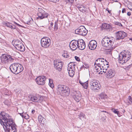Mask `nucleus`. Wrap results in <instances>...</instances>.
I'll return each instance as SVG.
<instances>
[{
  "mask_svg": "<svg viewBox=\"0 0 132 132\" xmlns=\"http://www.w3.org/2000/svg\"><path fill=\"white\" fill-rule=\"evenodd\" d=\"M0 123L3 126L6 132H16L15 125L12 119L9 114L4 112H1L0 113Z\"/></svg>",
  "mask_w": 132,
  "mask_h": 132,
  "instance_id": "1",
  "label": "nucleus"
},
{
  "mask_svg": "<svg viewBox=\"0 0 132 132\" xmlns=\"http://www.w3.org/2000/svg\"><path fill=\"white\" fill-rule=\"evenodd\" d=\"M57 93L63 96H69L70 92V89L66 86L59 85L57 88Z\"/></svg>",
  "mask_w": 132,
  "mask_h": 132,
  "instance_id": "2",
  "label": "nucleus"
},
{
  "mask_svg": "<svg viewBox=\"0 0 132 132\" xmlns=\"http://www.w3.org/2000/svg\"><path fill=\"white\" fill-rule=\"evenodd\" d=\"M131 54L128 51L122 52L119 54L118 60L119 62L123 64L129 60L131 58Z\"/></svg>",
  "mask_w": 132,
  "mask_h": 132,
  "instance_id": "3",
  "label": "nucleus"
},
{
  "mask_svg": "<svg viewBox=\"0 0 132 132\" xmlns=\"http://www.w3.org/2000/svg\"><path fill=\"white\" fill-rule=\"evenodd\" d=\"M11 71L15 74H18L23 70V66L19 64L15 63L12 64L10 67Z\"/></svg>",
  "mask_w": 132,
  "mask_h": 132,
  "instance_id": "4",
  "label": "nucleus"
},
{
  "mask_svg": "<svg viewBox=\"0 0 132 132\" xmlns=\"http://www.w3.org/2000/svg\"><path fill=\"white\" fill-rule=\"evenodd\" d=\"M1 63L2 64H6L14 62V57L10 55L3 54L0 57Z\"/></svg>",
  "mask_w": 132,
  "mask_h": 132,
  "instance_id": "5",
  "label": "nucleus"
},
{
  "mask_svg": "<svg viewBox=\"0 0 132 132\" xmlns=\"http://www.w3.org/2000/svg\"><path fill=\"white\" fill-rule=\"evenodd\" d=\"M90 89L93 91L95 92H98L100 89V84L99 81L96 80H93L90 82Z\"/></svg>",
  "mask_w": 132,
  "mask_h": 132,
  "instance_id": "6",
  "label": "nucleus"
},
{
  "mask_svg": "<svg viewBox=\"0 0 132 132\" xmlns=\"http://www.w3.org/2000/svg\"><path fill=\"white\" fill-rule=\"evenodd\" d=\"M37 15L38 17H37V19L41 20L47 18L49 15L42 8H39Z\"/></svg>",
  "mask_w": 132,
  "mask_h": 132,
  "instance_id": "7",
  "label": "nucleus"
},
{
  "mask_svg": "<svg viewBox=\"0 0 132 132\" xmlns=\"http://www.w3.org/2000/svg\"><path fill=\"white\" fill-rule=\"evenodd\" d=\"M88 31L84 26H81L75 31L76 34L82 36H85L87 33Z\"/></svg>",
  "mask_w": 132,
  "mask_h": 132,
  "instance_id": "8",
  "label": "nucleus"
},
{
  "mask_svg": "<svg viewBox=\"0 0 132 132\" xmlns=\"http://www.w3.org/2000/svg\"><path fill=\"white\" fill-rule=\"evenodd\" d=\"M12 44H14L13 45L18 50L21 51H24L25 47L20 42H12Z\"/></svg>",
  "mask_w": 132,
  "mask_h": 132,
  "instance_id": "9",
  "label": "nucleus"
},
{
  "mask_svg": "<svg viewBox=\"0 0 132 132\" xmlns=\"http://www.w3.org/2000/svg\"><path fill=\"white\" fill-rule=\"evenodd\" d=\"M46 79V77L44 76H39L36 79L35 81L38 85H43L45 83Z\"/></svg>",
  "mask_w": 132,
  "mask_h": 132,
  "instance_id": "10",
  "label": "nucleus"
},
{
  "mask_svg": "<svg viewBox=\"0 0 132 132\" xmlns=\"http://www.w3.org/2000/svg\"><path fill=\"white\" fill-rule=\"evenodd\" d=\"M116 40L123 39L127 36L126 33L123 31H120L116 32Z\"/></svg>",
  "mask_w": 132,
  "mask_h": 132,
  "instance_id": "11",
  "label": "nucleus"
},
{
  "mask_svg": "<svg viewBox=\"0 0 132 132\" xmlns=\"http://www.w3.org/2000/svg\"><path fill=\"white\" fill-rule=\"evenodd\" d=\"M54 64L55 68L59 71L61 70L63 63L58 60H55L54 61Z\"/></svg>",
  "mask_w": 132,
  "mask_h": 132,
  "instance_id": "12",
  "label": "nucleus"
},
{
  "mask_svg": "<svg viewBox=\"0 0 132 132\" xmlns=\"http://www.w3.org/2000/svg\"><path fill=\"white\" fill-rule=\"evenodd\" d=\"M115 73L116 72L114 70L110 69L107 72L105 75L107 78H111L114 76Z\"/></svg>",
  "mask_w": 132,
  "mask_h": 132,
  "instance_id": "13",
  "label": "nucleus"
},
{
  "mask_svg": "<svg viewBox=\"0 0 132 132\" xmlns=\"http://www.w3.org/2000/svg\"><path fill=\"white\" fill-rule=\"evenodd\" d=\"M73 98L77 102H78L81 99V95L79 92H75V94L73 96Z\"/></svg>",
  "mask_w": 132,
  "mask_h": 132,
  "instance_id": "14",
  "label": "nucleus"
},
{
  "mask_svg": "<svg viewBox=\"0 0 132 132\" xmlns=\"http://www.w3.org/2000/svg\"><path fill=\"white\" fill-rule=\"evenodd\" d=\"M77 44L80 49L81 50H84L85 47L86 45L85 42H77Z\"/></svg>",
  "mask_w": 132,
  "mask_h": 132,
  "instance_id": "15",
  "label": "nucleus"
},
{
  "mask_svg": "<svg viewBox=\"0 0 132 132\" xmlns=\"http://www.w3.org/2000/svg\"><path fill=\"white\" fill-rule=\"evenodd\" d=\"M97 42H89L88 46L89 48L91 50H94L97 46Z\"/></svg>",
  "mask_w": 132,
  "mask_h": 132,
  "instance_id": "16",
  "label": "nucleus"
},
{
  "mask_svg": "<svg viewBox=\"0 0 132 132\" xmlns=\"http://www.w3.org/2000/svg\"><path fill=\"white\" fill-rule=\"evenodd\" d=\"M104 61H105V62H106V60L103 59H102L99 58L96 60V62L94 63V65L95 66L96 65V66H97L98 65H100L102 64L103 62H104Z\"/></svg>",
  "mask_w": 132,
  "mask_h": 132,
  "instance_id": "17",
  "label": "nucleus"
},
{
  "mask_svg": "<svg viewBox=\"0 0 132 132\" xmlns=\"http://www.w3.org/2000/svg\"><path fill=\"white\" fill-rule=\"evenodd\" d=\"M102 46L105 49H110V47H111V45H109V42H101Z\"/></svg>",
  "mask_w": 132,
  "mask_h": 132,
  "instance_id": "18",
  "label": "nucleus"
},
{
  "mask_svg": "<svg viewBox=\"0 0 132 132\" xmlns=\"http://www.w3.org/2000/svg\"><path fill=\"white\" fill-rule=\"evenodd\" d=\"M40 43L42 47L47 48L50 46L51 42H40Z\"/></svg>",
  "mask_w": 132,
  "mask_h": 132,
  "instance_id": "19",
  "label": "nucleus"
},
{
  "mask_svg": "<svg viewBox=\"0 0 132 132\" xmlns=\"http://www.w3.org/2000/svg\"><path fill=\"white\" fill-rule=\"evenodd\" d=\"M3 24L4 25L7 26L8 27L13 29H15L16 27L14 25L12 26L11 23H10L8 22H4L3 23Z\"/></svg>",
  "mask_w": 132,
  "mask_h": 132,
  "instance_id": "20",
  "label": "nucleus"
},
{
  "mask_svg": "<svg viewBox=\"0 0 132 132\" xmlns=\"http://www.w3.org/2000/svg\"><path fill=\"white\" fill-rule=\"evenodd\" d=\"M109 45H111V47H110V49L111 48H114L118 45L117 42H109Z\"/></svg>",
  "mask_w": 132,
  "mask_h": 132,
  "instance_id": "21",
  "label": "nucleus"
},
{
  "mask_svg": "<svg viewBox=\"0 0 132 132\" xmlns=\"http://www.w3.org/2000/svg\"><path fill=\"white\" fill-rule=\"evenodd\" d=\"M71 42L70 44V47L71 49L72 50H75L77 48V46L75 45L74 42L71 44ZM76 42H75V43Z\"/></svg>",
  "mask_w": 132,
  "mask_h": 132,
  "instance_id": "22",
  "label": "nucleus"
},
{
  "mask_svg": "<svg viewBox=\"0 0 132 132\" xmlns=\"http://www.w3.org/2000/svg\"><path fill=\"white\" fill-rule=\"evenodd\" d=\"M111 27V26L109 24H107L106 23H103L102 26V27L104 29H109Z\"/></svg>",
  "mask_w": 132,
  "mask_h": 132,
  "instance_id": "23",
  "label": "nucleus"
},
{
  "mask_svg": "<svg viewBox=\"0 0 132 132\" xmlns=\"http://www.w3.org/2000/svg\"><path fill=\"white\" fill-rule=\"evenodd\" d=\"M99 99L100 100L103 99H104L106 98L107 95L105 94L102 93L99 95Z\"/></svg>",
  "mask_w": 132,
  "mask_h": 132,
  "instance_id": "24",
  "label": "nucleus"
},
{
  "mask_svg": "<svg viewBox=\"0 0 132 132\" xmlns=\"http://www.w3.org/2000/svg\"><path fill=\"white\" fill-rule=\"evenodd\" d=\"M69 71V76L71 77H72L74 75V69H71V70L69 69L68 70Z\"/></svg>",
  "mask_w": 132,
  "mask_h": 132,
  "instance_id": "25",
  "label": "nucleus"
},
{
  "mask_svg": "<svg viewBox=\"0 0 132 132\" xmlns=\"http://www.w3.org/2000/svg\"><path fill=\"white\" fill-rule=\"evenodd\" d=\"M37 98L36 96H33L31 97L29 99V101H32L34 102H37Z\"/></svg>",
  "mask_w": 132,
  "mask_h": 132,
  "instance_id": "26",
  "label": "nucleus"
},
{
  "mask_svg": "<svg viewBox=\"0 0 132 132\" xmlns=\"http://www.w3.org/2000/svg\"><path fill=\"white\" fill-rule=\"evenodd\" d=\"M40 41H51L50 39L47 37H44Z\"/></svg>",
  "mask_w": 132,
  "mask_h": 132,
  "instance_id": "27",
  "label": "nucleus"
},
{
  "mask_svg": "<svg viewBox=\"0 0 132 132\" xmlns=\"http://www.w3.org/2000/svg\"><path fill=\"white\" fill-rule=\"evenodd\" d=\"M88 81L84 82L82 86L85 89H87L88 86Z\"/></svg>",
  "mask_w": 132,
  "mask_h": 132,
  "instance_id": "28",
  "label": "nucleus"
},
{
  "mask_svg": "<svg viewBox=\"0 0 132 132\" xmlns=\"http://www.w3.org/2000/svg\"><path fill=\"white\" fill-rule=\"evenodd\" d=\"M102 41H112L110 40V38L107 36H105L102 39Z\"/></svg>",
  "mask_w": 132,
  "mask_h": 132,
  "instance_id": "29",
  "label": "nucleus"
},
{
  "mask_svg": "<svg viewBox=\"0 0 132 132\" xmlns=\"http://www.w3.org/2000/svg\"><path fill=\"white\" fill-rule=\"evenodd\" d=\"M95 66V69L97 70V72H99L100 71V70H102V68L100 65H98L97 66Z\"/></svg>",
  "mask_w": 132,
  "mask_h": 132,
  "instance_id": "30",
  "label": "nucleus"
},
{
  "mask_svg": "<svg viewBox=\"0 0 132 132\" xmlns=\"http://www.w3.org/2000/svg\"><path fill=\"white\" fill-rule=\"evenodd\" d=\"M58 29V22L56 21L54 23V30L55 31H57Z\"/></svg>",
  "mask_w": 132,
  "mask_h": 132,
  "instance_id": "31",
  "label": "nucleus"
},
{
  "mask_svg": "<svg viewBox=\"0 0 132 132\" xmlns=\"http://www.w3.org/2000/svg\"><path fill=\"white\" fill-rule=\"evenodd\" d=\"M81 9H82V11H80L82 12H86V8L85 6H84L82 5V6H81Z\"/></svg>",
  "mask_w": 132,
  "mask_h": 132,
  "instance_id": "32",
  "label": "nucleus"
},
{
  "mask_svg": "<svg viewBox=\"0 0 132 132\" xmlns=\"http://www.w3.org/2000/svg\"><path fill=\"white\" fill-rule=\"evenodd\" d=\"M49 85L52 88H53L54 87V84L52 83V81L51 82V80L49 79Z\"/></svg>",
  "mask_w": 132,
  "mask_h": 132,
  "instance_id": "33",
  "label": "nucleus"
},
{
  "mask_svg": "<svg viewBox=\"0 0 132 132\" xmlns=\"http://www.w3.org/2000/svg\"><path fill=\"white\" fill-rule=\"evenodd\" d=\"M85 115L84 114L82 113H80V116L79 117V118L80 119H81V117H82V118H85Z\"/></svg>",
  "mask_w": 132,
  "mask_h": 132,
  "instance_id": "34",
  "label": "nucleus"
},
{
  "mask_svg": "<svg viewBox=\"0 0 132 132\" xmlns=\"http://www.w3.org/2000/svg\"><path fill=\"white\" fill-rule=\"evenodd\" d=\"M23 113H19V114H20V116H21L22 118H24L26 119H27L29 118V117L28 114L27 115V118H26V116H24L23 115H22V114Z\"/></svg>",
  "mask_w": 132,
  "mask_h": 132,
  "instance_id": "35",
  "label": "nucleus"
},
{
  "mask_svg": "<svg viewBox=\"0 0 132 132\" xmlns=\"http://www.w3.org/2000/svg\"><path fill=\"white\" fill-rule=\"evenodd\" d=\"M62 56L64 57L68 58L69 57V55L68 54L66 53H64L63 54Z\"/></svg>",
  "mask_w": 132,
  "mask_h": 132,
  "instance_id": "36",
  "label": "nucleus"
},
{
  "mask_svg": "<svg viewBox=\"0 0 132 132\" xmlns=\"http://www.w3.org/2000/svg\"><path fill=\"white\" fill-rule=\"evenodd\" d=\"M114 23L115 25L119 26H122L121 24V23H120L119 22H114Z\"/></svg>",
  "mask_w": 132,
  "mask_h": 132,
  "instance_id": "37",
  "label": "nucleus"
},
{
  "mask_svg": "<svg viewBox=\"0 0 132 132\" xmlns=\"http://www.w3.org/2000/svg\"><path fill=\"white\" fill-rule=\"evenodd\" d=\"M117 109H112V111L115 114H119V112L117 111Z\"/></svg>",
  "mask_w": 132,
  "mask_h": 132,
  "instance_id": "38",
  "label": "nucleus"
},
{
  "mask_svg": "<svg viewBox=\"0 0 132 132\" xmlns=\"http://www.w3.org/2000/svg\"><path fill=\"white\" fill-rule=\"evenodd\" d=\"M82 6V5H77V7L80 11H82V9H81V6Z\"/></svg>",
  "mask_w": 132,
  "mask_h": 132,
  "instance_id": "39",
  "label": "nucleus"
},
{
  "mask_svg": "<svg viewBox=\"0 0 132 132\" xmlns=\"http://www.w3.org/2000/svg\"><path fill=\"white\" fill-rule=\"evenodd\" d=\"M108 63H105L106 65L105 67H104L103 69H104V70H107L108 68L109 67V65L108 64Z\"/></svg>",
  "mask_w": 132,
  "mask_h": 132,
  "instance_id": "40",
  "label": "nucleus"
},
{
  "mask_svg": "<svg viewBox=\"0 0 132 132\" xmlns=\"http://www.w3.org/2000/svg\"><path fill=\"white\" fill-rule=\"evenodd\" d=\"M49 1L54 3H56L58 2L59 1V0H48Z\"/></svg>",
  "mask_w": 132,
  "mask_h": 132,
  "instance_id": "41",
  "label": "nucleus"
},
{
  "mask_svg": "<svg viewBox=\"0 0 132 132\" xmlns=\"http://www.w3.org/2000/svg\"><path fill=\"white\" fill-rule=\"evenodd\" d=\"M38 119L39 121V122H40V123H41V124H44V123H43V122H42V120H43V119H42L41 118H39V117L38 118Z\"/></svg>",
  "mask_w": 132,
  "mask_h": 132,
  "instance_id": "42",
  "label": "nucleus"
},
{
  "mask_svg": "<svg viewBox=\"0 0 132 132\" xmlns=\"http://www.w3.org/2000/svg\"><path fill=\"white\" fill-rule=\"evenodd\" d=\"M74 1V0H67L66 2L67 3H73Z\"/></svg>",
  "mask_w": 132,
  "mask_h": 132,
  "instance_id": "43",
  "label": "nucleus"
},
{
  "mask_svg": "<svg viewBox=\"0 0 132 132\" xmlns=\"http://www.w3.org/2000/svg\"><path fill=\"white\" fill-rule=\"evenodd\" d=\"M104 63H105V62H103V63H102V64L100 65L102 68V69L104 67H105V66L106 65L104 64Z\"/></svg>",
  "mask_w": 132,
  "mask_h": 132,
  "instance_id": "44",
  "label": "nucleus"
},
{
  "mask_svg": "<svg viewBox=\"0 0 132 132\" xmlns=\"http://www.w3.org/2000/svg\"><path fill=\"white\" fill-rule=\"evenodd\" d=\"M68 70L69 69L71 70V69H73V67H72V66L70 65H69V64H68Z\"/></svg>",
  "mask_w": 132,
  "mask_h": 132,
  "instance_id": "45",
  "label": "nucleus"
},
{
  "mask_svg": "<svg viewBox=\"0 0 132 132\" xmlns=\"http://www.w3.org/2000/svg\"><path fill=\"white\" fill-rule=\"evenodd\" d=\"M75 58L76 60L78 61H80V60L79 57H77V56H75Z\"/></svg>",
  "mask_w": 132,
  "mask_h": 132,
  "instance_id": "46",
  "label": "nucleus"
},
{
  "mask_svg": "<svg viewBox=\"0 0 132 132\" xmlns=\"http://www.w3.org/2000/svg\"><path fill=\"white\" fill-rule=\"evenodd\" d=\"M108 9V8H107L106 9V10L108 11V12L109 13V14L110 15H111L112 13L111 12V11L109 10Z\"/></svg>",
  "mask_w": 132,
  "mask_h": 132,
  "instance_id": "47",
  "label": "nucleus"
},
{
  "mask_svg": "<svg viewBox=\"0 0 132 132\" xmlns=\"http://www.w3.org/2000/svg\"><path fill=\"white\" fill-rule=\"evenodd\" d=\"M128 99L130 102L132 101V98L130 96H129L128 97Z\"/></svg>",
  "mask_w": 132,
  "mask_h": 132,
  "instance_id": "48",
  "label": "nucleus"
},
{
  "mask_svg": "<svg viewBox=\"0 0 132 132\" xmlns=\"http://www.w3.org/2000/svg\"><path fill=\"white\" fill-rule=\"evenodd\" d=\"M68 64H69V65H71L72 66V67H73V65H74V63L73 62L70 63Z\"/></svg>",
  "mask_w": 132,
  "mask_h": 132,
  "instance_id": "49",
  "label": "nucleus"
},
{
  "mask_svg": "<svg viewBox=\"0 0 132 132\" xmlns=\"http://www.w3.org/2000/svg\"><path fill=\"white\" fill-rule=\"evenodd\" d=\"M126 11L125 9V8L123 9L122 11V13H123L125 12Z\"/></svg>",
  "mask_w": 132,
  "mask_h": 132,
  "instance_id": "50",
  "label": "nucleus"
},
{
  "mask_svg": "<svg viewBox=\"0 0 132 132\" xmlns=\"http://www.w3.org/2000/svg\"><path fill=\"white\" fill-rule=\"evenodd\" d=\"M102 70H103V72H104L105 73L106 72V71L107 70H104V69L102 68Z\"/></svg>",
  "mask_w": 132,
  "mask_h": 132,
  "instance_id": "51",
  "label": "nucleus"
},
{
  "mask_svg": "<svg viewBox=\"0 0 132 132\" xmlns=\"http://www.w3.org/2000/svg\"><path fill=\"white\" fill-rule=\"evenodd\" d=\"M127 15L128 16H130L131 15L130 12H127Z\"/></svg>",
  "mask_w": 132,
  "mask_h": 132,
  "instance_id": "52",
  "label": "nucleus"
},
{
  "mask_svg": "<svg viewBox=\"0 0 132 132\" xmlns=\"http://www.w3.org/2000/svg\"><path fill=\"white\" fill-rule=\"evenodd\" d=\"M21 91L20 90H19L18 91V92H16L18 93V94H19V93H21Z\"/></svg>",
  "mask_w": 132,
  "mask_h": 132,
  "instance_id": "53",
  "label": "nucleus"
},
{
  "mask_svg": "<svg viewBox=\"0 0 132 132\" xmlns=\"http://www.w3.org/2000/svg\"><path fill=\"white\" fill-rule=\"evenodd\" d=\"M79 82L82 86L83 84L84 83V82H81V81H79Z\"/></svg>",
  "mask_w": 132,
  "mask_h": 132,
  "instance_id": "54",
  "label": "nucleus"
},
{
  "mask_svg": "<svg viewBox=\"0 0 132 132\" xmlns=\"http://www.w3.org/2000/svg\"><path fill=\"white\" fill-rule=\"evenodd\" d=\"M79 39L78 40L74 39V40H71V41L72 42V41H73L74 40L75 41H79Z\"/></svg>",
  "mask_w": 132,
  "mask_h": 132,
  "instance_id": "55",
  "label": "nucleus"
},
{
  "mask_svg": "<svg viewBox=\"0 0 132 132\" xmlns=\"http://www.w3.org/2000/svg\"><path fill=\"white\" fill-rule=\"evenodd\" d=\"M35 112V111L34 110H32L31 111V113L32 114H34Z\"/></svg>",
  "mask_w": 132,
  "mask_h": 132,
  "instance_id": "56",
  "label": "nucleus"
},
{
  "mask_svg": "<svg viewBox=\"0 0 132 132\" xmlns=\"http://www.w3.org/2000/svg\"><path fill=\"white\" fill-rule=\"evenodd\" d=\"M16 24H17V25L18 26H21V27H22L23 28L24 27L23 26H21L19 24H18V23H16Z\"/></svg>",
  "mask_w": 132,
  "mask_h": 132,
  "instance_id": "57",
  "label": "nucleus"
},
{
  "mask_svg": "<svg viewBox=\"0 0 132 132\" xmlns=\"http://www.w3.org/2000/svg\"><path fill=\"white\" fill-rule=\"evenodd\" d=\"M73 65V67H73V69H74L75 68V66L76 65L75 64V63H74V65Z\"/></svg>",
  "mask_w": 132,
  "mask_h": 132,
  "instance_id": "58",
  "label": "nucleus"
},
{
  "mask_svg": "<svg viewBox=\"0 0 132 132\" xmlns=\"http://www.w3.org/2000/svg\"><path fill=\"white\" fill-rule=\"evenodd\" d=\"M50 24L51 26H52L53 25V22H51V23Z\"/></svg>",
  "mask_w": 132,
  "mask_h": 132,
  "instance_id": "59",
  "label": "nucleus"
},
{
  "mask_svg": "<svg viewBox=\"0 0 132 132\" xmlns=\"http://www.w3.org/2000/svg\"><path fill=\"white\" fill-rule=\"evenodd\" d=\"M125 111V110H123L122 111V112H123V113H124Z\"/></svg>",
  "mask_w": 132,
  "mask_h": 132,
  "instance_id": "60",
  "label": "nucleus"
},
{
  "mask_svg": "<svg viewBox=\"0 0 132 132\" xmlns=\"http://www.w3.org/2000/svg\"><path fill=\"white\" fill-rule=\"evenodd\" d=\"M30 23V22L27 21L26 23V24H29Z\"/></svg>",
  "mask_w": 132,
  "mask_h": 132,
  "instance_id": "61",
  "label": "nucleus"
},
{
  "mask_svg": "<svg viewBox=\"0 0 132 132\" xmlns=\"http://www.w3.org/2000/svg\"><path fill=\"white\" fill-rule=\"evenodd\" d=\"M104 62H105V63H104V64H105V65H106V64H105V63H107V62L106 61V62H105V61H104Z\"/></svg>",
  "mask_w": 132,
  "mask_h": 132,
  "instance_id": "62",
  "label": "nucleus"
},
{
  "mask_svg": "<svg viewBox=\"0 0 132 132\" xmlns=\"http://www.w3.org/2000/svg\"><path fill=\"white\" fill-rule=\"evenodd\" d=\"M49 29L50 30H51L52 29V28L51 27H49Z\"/></svg>",
  "mask_w": 132,
  "mask_h": 132,
  "instance_id": "63",
  "label": "nucleus"
},
{
  "mask_svg": "<svg viewBox=\"0 0 132 132\" xmlns=\"http://www.w3.org/2000/svg\"><path fill=\"white\" fill-rule=\"evenodd\" d=\"M129 39L130 40H131L132 41V38H130Z\"/></svg>",
  "mask_w": 132,
  "mask_h": 132,
  "instance_id": "64",
  "label": "nucleus"
}]
</instances>
